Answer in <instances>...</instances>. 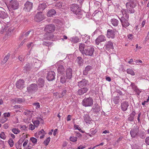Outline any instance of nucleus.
<instances>
[{"mask_svg": "<svg viewBox=\"0 0 149 149\" xmlns=\"http://www.w3.org/2000/svg\"><path fill=\"white\" fill-rule=\"evenodd\" d=\"M55 28V26L54 24H51L47 25L44 29V31L46 33L43 36V40H50L52 39L54 35L52 33L54 31Z\"/></svg>", "mask_w": 149, "mask_h": 149, "instance_id": "obj_1", "label": "nucleus"}, {"mask_svg": "<svg viewBox=\"0 0 149 149\" xmlns=\"http://www.w3.org/2000/svg\"><path fill=\"white\" fill-rule=\"evenodd\" d=\"M70 9L76 15L78 18L80 19L83 17V12L77 4H72L71 6Z\"/></svg>", "mask_w": 149, "mask_h": 149, "instance_id": "obj_2", "label": "nucleus"}, {"mask_svg": "<svg viewBox=\"0 0 149 149\" xmlns=\"http://www.w3.org/2000/svg\"><path fill=\"white\" fill-rule=\"evenodd\" d=\"M93 99L91 97H85L82 102V104L84 106L86 107H91L93 104Z\"/></svg>", "mask_w": 149, "mask_h": 149, "instance_id": "obj_3", "label": "nucleus"}, {"mask_svg": "<svg viewBox=\"0 0 149 149\" xmlns=\"http://www.w3.org/2000/svg\"><path fill=\"white\" fill-rule=\"evenodd\" d=\"M94 51V49L93 47L88 46L86 47L84 52L83 54H85L86 56H93Z\"/></svg>", "mask_w": 149, "mask_h": 149, "instance_id": "obj_4", "label": "nucleus"}, {"mask_svg": "<svg viewBox=\"0 0 149 149\" xmlns=\"http://www.w3.org/2000/svg\"><path fill=\"white\" fill-rule=\"evenodd\" d=\"M139 128L138 126L136 125L130 131V133L132 138L137 137L139 134Z\"/></svg>", "mask_w": 149, "mask_h": 149, "instance_id": "obj_5", "label": "nucleus"}, {"mask_svg": "<svg viewBox=\"0 0 149 149\" xmlns=\"http://www.w3.org/2000/svg\"><path fill=\"white\" fill-rule=\"evenodd\" d=\"M19 7V3L16 0H12L10 2L8 8L15 10L18 9Z\"/></svg>", "mask_w": 149, "mask_h": 149, "instance_id": "obj_6", "label": "nucleus"}, {"mask_svg": "<svg viewBox=\"0 0 149 149\" xmlns=\"http://www.w3.org/2000/svg\"><path fill=\"white\" fill-rule=\"evenodd\" d=\"M126 7L127 12L130 13H134L135 12V10L134 8V6L133 5L130 4L129 3H126Z\"/></svg>", "mask_w": 149, "mask_h": 149, "instance_id": "obj_7", "label": "nucleus"}, {"mask_svg": "<svg viewBox=\"0 0 149 149\" xmlns=\"http://www.w3.org/2000/svg\"><path fill=\"white\" fill-rule=\"evenodd\" d=\"M55 73L53 71H50L47 73L46 78L49 81H51L55 79Z\"/></svg>", "mask_w": 149, "mask_h": 149, "instance_id": "obj_8", "label": "nucleus"}, {"mask_svg": "<svg viewBox=\"0 0 149 149\" xmlns=\"http://www.w3.org/2000/svg\"><path fill=\"white\" fill-rule=\"evenodd\" d=\"M116 30L108 29L107 30V36L109 38L113 39L115 38Z\"/></svg>", "mask_w": 149, "mask_h": 149, "instance_id": "obj_9", "label": "nucleus"}, {"mask_svg": "<svg viewBox=\"0 0 149 149\" xmlns=\"http://www.w3.org/2000/svg\"><path fill=\"white\" fill-rule=\"evenodd\" d=\"M38 89L37 85L35 84H31L27 88L28 91L31 93L36 92L37 91Z\"/></svg>", "mask_w": 149, "mask_h": 149, "instance_id": "obj_10", "label": "nucleus"}, {"mask_svg": "<svg viewBox=\"0 0 149 149\" xmlns=\"http://www.w3.org/2000/svg\"><path fill=\"white\" fill-rule=\"evenodd\" d=\"M44 15L42 14V12H38L34 17V20L37 22H40L42 21L44 19Z\"/></svg>", "mask_w": 149, "mask_h": 149, "instance_id": "obj_11", "label": "nucleus"}, {"mask_svg": "<svg viewBox=\"0 0 149 149\" xmlns=\"http://www.w3.org/2000/svg\"><path fill=\"white\" fill-rule=\"evenodd\" d=\"M106 41L105 37L103 35H102L99 36L95 40V44L97 45H99L101 42H104Z\"/></svg>", "mask_w": 149, "mask_h": 149, "instance_id": "obj_12", "label": "nucleus"}, {"mask_svg": "<svg viewBox=\"0 0 149 149\" xmlns=\"http://www.w3.org/2000/svg\"><path fill=\"white\" fill-rule=\"evenodd\" d=\"M88 85H89L88 81L84 79L78 82L77 86L79 88H82L85 87Z\"/></svg>", "mask_w": 149, "mask_h": 149, "instance_id": "obj_13", "label": "nucleus"}, {"mask_svg": "<svg viewBox=\"0 0 149 149\" xmlns=\"http://www.w3.org/2000/svg\"><path fill=\"white\" fill-rule=\"evenodd\" d=\"M104 48L105 50L109 51L113 48V43L111 41L106 42L104 45Z\"/></svg>", "mask_w": 149, "mask_h": 149, "instance_id": "obj_14", "label": "nucleus"}, {"mask_svg": "<svg viewBox=\"0 0 149 149\" xmlns=\"http://www.w3.org/2000/svg\"><path fill=\"white\" fill-rule=\"evenodd\" d=\"M24 10L27 12H29L32 9L33 3L29 1H27L24 4Z\"/></svg>", "mask_w": 149, "mask_h": 149, "instance_id": "obj_15", "label": "nucleus"}, {"mask_svg": "<svg viewBox=\"0 0 149 149\" xmlns=\"http://www.w3.org/2000/svg\"><path fill=\"white\" fill-rule=\"evenodd\" d=\"M78 90L77 92V94L78 95H81L84 93H86L88 91V88L87 87H84Z\"/></svg>", "mask_w": 149, "mask_h": 149, "instance_id": "obj_16", "label": "nucleus"}, {"mask_svg": "<svg viewBox=\"0 0 149 149\" xmlns=\"http://www.w3.org/2000/svg\"><path fill=\"white\" fill-rule=\"evenodd\" d=\"M24 80L20 79L17 81L16 83V87L19 89H21L24 87Z\"/></svg>", "mask_w": 149, "mask_h": 149, "instance_id": "obj_17", "label": "nucleus"}, {"mask_svg": "<svg viewBox=\"0 0 149 149\" xmlns=\"http://www.w3.org/2000/svg\"><path fill=\"white\" fill-rule=\"evenodd\" d=\"M33 63H32L33 68L38 69L40 66V61L35 58H33Z\"/></svg>", "mask_w": 149, "mask_h": 149, "instance_id": "obj_18", "label": "nucleus"}, {"mask_svg": "<svg viewBox=\"0 0 149 149\" xmlns=\"http://www.w3.org/2000/svg\"><path fill=\"white\" fill-rule=\"evenodd\" d=\"M32 68V63H27L24 66L23 71L24 72H26L31 70Z\"/></svg>", "mask_w": 149, "mask_h": 149, "instance_id": "obj_19", "label": "nucleus"}, {"mask_svg": "<svg viewBox=\"0 0 149 149\" xmlns=\"http://www.w3.org/2000/svg\"><path fill=\"white\" fill-rule=\"evenodd\" d=\"M72 70L70 68H67L66 70V79H70L72 78Z\"/></svg>", "mask_w": 149, "mask_h": 149, "instance_id": "obj_20", "label": "nucleus"}, {"mask_svg": "<svg viewBox=\"0 0 149 149\" xmlns=\"http://www.w3.org/2000/svg\"><path fill=\"white\" fill-rule=\"evenodd\" d=\"M118 17L123 27L126 28L130 24L128 21L129 19H125L123 17H121L120 18L119 17Z\"/></svg>", "mask_w": 149, "mask_h": 149, "instance_id": "obj_21", "label": "nucleus"}, {"mask_svg": "<svg viewBox=\"0 0 149 149\" xmlns=\"http://www.w3.org/2000/svg\"><path fill=\"white\" fill-rule=\"evenodd\" d=\"M0 10V18L2 19L6 18H9L7 13L3 10V9L2 8H1Z\"/></svg>", "mask_w": 149, "mask_h": 149, "instance_id": "obj_22", "label": "nucleus"}, {"mask_svg": "<svg viewBox=\"0 0 149 149\" xmlns=\"http://www.w3.org/2000/svg\"><path fill=\"white\" fill-rule=\"evenodd\" d=\"M129 106V104L128 102L127 101L123 102L121 105V110L124 111H126Z\"/></svg>", "mask_w": 149, "mask_h": 149, "instance_id": "obj_23", "label": "nucleus"}, {"mask_svg": "<svg viewBox=\"0 0 149 149\" xmlns=\"http://www.w3.org/2000/svg\"><path fill=\"white\" fill-rule=\"evenodd\" d=\"M45 81L44 79L41 78H40L37 81L38 87L39 88H41L43 87L44 85Z\"/></svg>", "mask_w": 149, "mask_h": 149, "instance_id": "obj_24", "label": "nucleus"}, {"mask_svg": "<svg viewBox=\"0 0 149 149\" xmlns=\"http://www.w3.org/2000/svg\"><path fill=\"white\" fill-rule=\"evenodd\" d=\"M136 113L134 110L132 111V113L130 114L129 116L128 117V120L130 122L134 121V116L136 114Z\"/></svg>", "mask_w": 149, "mask_h": 149, "instance_id": "obj_25", "label": "nucleus"}, {"mask_svg": "<svg viewBox=\"0 0 149 149\" xmlns=\"http://www.w3.org/2000/svg\"><path fill=\"white\" fill-rule=\"evenodd\" d=\"M47 6L45 3L44 2L42 3L39 4L38 10L41 11H42L45 9L46 7Z\"/></svg>", "mask_w": 149, "mask_h": 149, "instance_id": "obj_26", "label": "nucleus"}, {"mask_svg": "<svg viewBox=\"0 0 149 149\" xmlns=\"http://www.w3.org/2000/svg\"><path fill=\"white\" fill-rule=\"evenodd\" d=\"M92 69V67L91 65H87L85 68L83 72V74L84 75H87L89 71Z\"/></svg>", "mask_w": 149, "mask_h": 149, "instance_id": "obj_27", "label": "nucleus"}, {"mask_svg": "<svg viewBox=\"0 0 149 149\" xmlns=\"http://www.w3.org/2000/svg\"><path fill=\"white\" fill-rule=\"evenodd\" d=\"M14 30V29L13 28H9L6 33V36L7 37V38L10 37L13 34Z\"/></svg>", "mask_w": 149, "mask_h": 149, "instance_id": "obj_28", "label": "nucleus"}, {"mask_svg": "<svg viewBox=\"0 0 149 149\" xmlns=\"http://www.w3.org/2000/svg\"><path fill=\"white\" fill-rule=\"evenodd\" d=\"M97 105V104H95L92 109L93 111L96 113L99 112L100 110V107L99 106H98Z\"/></svg>", "mask_w": 149, "mask_h": 149, "instance_id": "obj_29", "label": "nucleus"}, {"mask_svg": "<svg viewBox=\"0 0 149 149\" xmlns=\"http://www.w3.org/2000/svg\"><path fill=\"white\" fill-rule=\"evenodd\" d=\"M77 61L79 66H81L83 65L84 64V60L81 57H78Z\"/></svg>", "mask_w": 149, "mask_h": 149, "instance_id": "obj_30", "label": "nucleus"}, {"mask_svg": "<svg viewBox=\"0 0 149 149\" xmlns=\"http://www.w3.org/2000/svg\"><path fill=\"white\" fill-rule=\"evenodd\" d=\"M56 13V10L53 9H52L49 10L47 13V15L48 17L52 16L54 15Z\"/></svg>", "mask_w": 149, "mask_h": 149, "instance_id": "obj_31", "label": "nucleus"}, {"mask_svg": "<svg viewBox=\"0 0 149 149\" xmlns=\"http://www.w3.org/2000/svg\"><path fill=\"white\" fill-rule=\"evenodd\" d=\"M58 73H60L61 74H63L65 71L64 67L62 65H59L58 67Z\"/></svg>", "mask_w": 149, "mask_h": 149, "instance_id": "obj_32", "label": "nucleus"}, {"mask_svg": "<svg viewBox=\"0 0 149 149\" xmlns=\"http://www.w3.org/2000/svg\"><path fill=\"white\" fill-rule=\"evenodd\" d=\"M86 46H87V45H85L83 43H81L79 45V50L82 54H83V53L84 52V49H85Z\"/></svg>", "mask_w": 149, "mask_h": 149, "instance_id": "obj_33", "label": "nucleus"}, {"mask_svg": "<svg viewBox=\"0 0 149 149\" xmlns=\"http://www.w3.org/2000/svg\"><path fill=\"white\" fill-rule=\"evenodd\" d=\"M125 9H123L122 13L123 16L121 17H123L125 19H129V15L126 13Z\"/></svg>", "mask_w": 149, "mask_h": 149, "instance_id": "obj_34", "label": "nucleus"}, {"mask_svg": "<svg viewBox=\"0 0 149 149\" xmlns=\"http://www.w3.org/2000/svg\"><path fill=\"white\" fill-rule=\"evenodd\" d=\"M111 22L112 25L115 26H117L119 23V21L115 18H112L111 20Z\"/></svg>", "mask_w": 149, "mask_h": 149, "instance_id": "obj_35", "label": "nucleus"}, {"mask_svg": "<svg viewBox=\"0 0 149 149\" xmlns=\"http://www.w3.org/2000/svg\"><path fill=\"white\" fill-rule=\"evenodd\" d=\"M127 2L129 3L130 4L133 5L134 6H136L137 4L138 3V1L137 0H127Z\"/></svg>", "mask_w": 149, "mask_h": 149, "instance_id": "obj_36", "label": "nucleus"}, {"mask_svg": "<svg viewBox=\"0 0 149 149\" xmlns=\"http://www.w3.org/2000/svg\"><path fill=\"white\" fill-rule=\"evenodd\" d=\"M32 31V30L31 29L26 33H23L22 34V35L20 37V39H22V38L24 36L26 37L29 35L30 33Z\"/></svg>", "mask_w": 149, "mask_h": 149, "instance_id": "obj_37", "label": "nucleus"}, {"mask_svg": "<svg viewBox=\"0 0 149 149\" xmlns=\"http://www.w3.org/2000/svg\"><path fill=\"white\" fill-rule=\"evenodd\" d=\"M10 56V54L8 53V54L5 56L4 58V59L2 61V63L3 64H4L7 62L8 59L9 58Z\"/></svg>", "mask_w": 149, "mask_h": 149, "instance_id": "obj_38", "label": "nucleus"}, {"mask_svg": "<svg viewBox=\"0 0 149 149\" xmlns=\"http://www.w3.org/2000/svg\"><path fill=\"white\" fill-rule=\"evenodd\" d=\"M84 118L85 121L86 123H87V121H90L91 120V119L89 116V115L87 114L84 115Z\"/></svg>", "mask_w": 149, "mask_h": 149, "instance_id": "obj_39", "label": "nucleus"}, {"mask_svg": "<svg viewBox=\"0 0 149 149\" xmlns=\"http://www.w3.org/2000/svg\"><path fill=\"white\" fill-rule=\"evenodd\" d=\"M23 141H20V140L18 141V142L16 144V146L17 149H19L21 148L22 143Z\"/></svg>", "mask_w": 149, "mask_h": 149, "instance_id": "obj_40", "label": "nucleus"}, {"mask_svg": "<svg viewBox=\"0 0 149 149\" xmlns=\"http://www.w3.org/2000/svg\"><path fill=\"white\" fill-rule=\"evenodd\" d=\"M79 39L78 37H75L71 38V42L73 43H76L79 41Z\"/></svg>", "mask_w": 149, "mask_h": 149, "instance_id": "obj_41", "label": "nucleus"}, {"mask_svg": "<svg viewBox=\"0 0 149 149\" xmlns=\"http://www.w3.org/2000/svg\"><path fill=\"white\" fill-rule=\"evenodd\" d=\"M127 72L128 74H130L132 76L135 75L134 72L133 70L131 69H128L127 70Z\"/></svg>", "mask_w": 149, "mask_h": 149, "instance_id": "obj_42", "label": "nucleus"}, {"mask_svg": "<svg viewBox=\"0 0 149 149\" xmlns=\"http://www.w3.org/2000/svg\"><path fill=\"white\" fill-rule=\"evenodd\" d=\"M24 101V100L23 98H15V102L17 103H20Z\"/></svg>", "mask_w": 149, "mask_h": 149, "instance_id": "obj_43", "label": "nucleus"}, {"mask_svg": "<svg viewBox=\"0 0 149 149\" xmlns=\"http://www.w3.org/2000/svg\"><path fill=\"white\" fill-rule=\"evenodd\" d=\"M119 99L120 98L119 97L116 96L113 99V101L115 104H118L119 102Z\"/></svg>", "mask_w": 149, "mask_h": 149, "instance_id": "obj_44", "label": "nucleus"}, {"mask_svg": "<svg viewBox=\"0 0 149 149\" xmlns=\"http://www.w3.org/2000/svg\"><path fill=\"white\" fill-rule=\"evenodd\" d=\"M55 6L58 9H60L62 7V6L60 2H58L56 3Z\"/></svg>", "mask_w": 149, "mask_h": 149, "instance_id": "obj_45", "label": "nucleus"}, {"mask_svg": "<svg viewBox=\"0 0 149 149\" xmlns=\"http://www.w3.org/2000/svg\"><path fill=\"white\" fill-rule=\"evenodd\" d=\"M66 79H67L65 77L61 76L60 77V82L61 83L64 84L65 82Z\"/></svg>", "mask_w": 149, "mask_h": 149, "instance_id": "obj_46", "label": "nucleus"}, {"mask_svg": "<svg viewBox=\"0 0 149 149\" xmlns=\"http://www.w3.org/2000/svg\"><path fill=\"white\" fill-rule=\"evenodd\" d=\"M52 43V42L49 41H44L42 43V44L43 45H45L47 46H49Z\"/></svg>", "mask_w": 149, "mask_h": 149, "instance_id": "obj_47", "label": "nucleus"}, {"mask_svg": "<svg viewBox=\"0 0 149 149\" xmlns=\"http://www.w3.org/2000/svg\"><path fill=\"white\" fill-rule=\"evenodd\" d=\"M50 137H48L44 141V143L45 144L46 146L47 145L50 141Z\"/></svg>", "mask_w": 149, "mask_h": 149, "instance_id": "obj_48", "label": "nucleus"}, {"mask_svg": "<svg viewBox=\"0 0 149 149\" xmlns=\"http://www.w3.org/2000/svg\"><path fill=\"white\" fill-rule=\"evenodd\" d=\"M94 13L95 14V15L94 16L95 17L97 16L98 15H99L100 16L101 15V12L100 11H95L94 12Z\"/></svg>", "mask_w": 149, "mask_h": 149, "instance_id": "obj_49", "label": "nucleus"}, {"mask_svg": "<svg viewBox=\"0 0 149 149\" xmlns=\"http://www.w3.org/2000/svg\"><path fill=\"white\" fill-rule=\"evenodd\" d=\"M0 137L1 139H5L6 138V135H5V133L3 132H2L0 134Z\"/></svg>", "mask_w": 149, "mask_h": 149, "instance_id": "obj_50", "label": "nucleus"}, {"mask_svg": "<svg viewBox=\"0 0 149 149\" xmlns=\"http://www.w3.org/2000/svg\"><path fill=\"white\" fill-rule=\"evenodd\" d=\"M133 90L135 92V93H136L138 95H139L141 92V91L137 87L136 88H135Z\"/></svg>", "mask_w": 149, "mask_h": 149, "instance_id": "obj_51", "label": "nucleus"}, {"mask_svg": "<svg viewBox=\"0 0 149 149\" xmlns=\"http://www.w3.org/2000/svg\"><path fill=\"white\" fill-rule=\"evenodd\" d=\"M133 90L135 92V93H136L138 95H139L141 92V91L137 87L136 88H135Z\"/></svg>", "mask_w": 149, "mask_h": 149, "instance_id": "obj_52", "label": "nucleus"}, {"mask_svg": "<svg viewBox=\"0 0 149 149\" xmlns=\"http://www.w3.org/2000/svg\"><path fill=\"white\" fill-rule=\"evenodd\" d=\"M30 141L33 143L36 144L37 142V139L34 137H31L30 138Z\"/></svg>", "mask_w": 149, "mask_h": 149, "instance_id": "obj_53", "label": "nucleus"}, {"mask_svg": "<svg viewBox=\"0 0 149 149\" xmlns=\"http://www.w3.org/2000/svg\"><path fill=\"white\" fill-rule=\"evenodd\" d=\"M12 132L15 134H17L20 132V130L16 128H13L12 129Z\"/></svg>", "mask_w": 149, "mask_h": 149, "instance_id": "obj_54", "label": "nucleus"}, {"mask_svg": "<svg viewBox=\"0 0 149 149\" xmlns=\"http://www.w3.org/2000/svg\"><path fill=\"white\" fill-rule=\"evenodd\" d=\"M138 136H139L142 139H144L145 137L144 135V132H141L140 133H139V134Z\"/></svg>", "mask_w": 149, "mask_h": 149, "instance_id": "obj_55", "label": "nucleus"}, {"mask_svg": "<svg viewBox=\"0 0 149 149\" xmlns=\"http://www.w3.org/2000/svg\"><path fill=\"white\" fill-rule=\"evenodd\" d=\"M8 143L10 145V147H12L14 145L13 141V140L10 139L8 141Z\"/></svg>", "mask_w": 149, "mask_h": 149, "instance_id": "obj_56", "label": "nucleus"}, {"mask_svg": "<svg viewBox=\"0 0 149 149\" xmlns=\"http://www.w3.org/2000/svg\"><path fill=\"white\" fill-rule=\"evenodd\" d=\"M66 92V90H64L62 92L61 94L59 96V97L60 98L62 97L65 94Z\"/></svg>", "mask_w": 149, "mask_h": 149, "instance_id": "obj_57", "label": "nucleus"}, {"mask_svg": "<svg viewBox=\"0 0 149 149\" xmlns=\"http://www.w3.org/2000/svg\"><path fill=\"white\" fill-rule=\"evenodd\" d=\"M70 141L72 142H75L77 140V139L76 137H70Z\"/></svg>", "mask_w": 149, "mask_h": 149, "instance_id": "obj_58", "label": "nucleus"}, {"mask_svg": "<svg viewBox=\"0 0 149 149\" xmlns=\"http://www.w3.org/2000/svg\"><path fill=\"white\" fill-rule=\"evenodd\" d=\"M33 124L34 125V126L37 127L39 124V122L38 120H36L34 121Z\"/></svg>", "mask_w": 149, "mask_h": 149, "instance_id": "obj_59", "label": "nucleus"}, {"mask_svg": "<svg viewBox=\"0 0 149 149\" xmlns=\"http://www.w3.org/2000/svg\"><path fill=\"white\" fill-rule=\"evenodd\" d=\"M130 86L132 88L133 90L137 87V86L135 85V84L134 83H131Z\"/></svg>", "mask_w": 149, "mask_h": 149, "instance_id": "obj_60", "label": "nucleus"}, {"mask_svg": "<svg viewBox=\"0 0 149 149\" xmlns=\"http://www.w3.org/2000/svg\"><path fill=\"white\" fill-rule=\"evenodd\" d=\"M33 105H34L36 107V109H38V108H40V105L39 103L38 102L33 103Z\"/></svg>", "mask_w": 149, "mask_h": 149, "instance_id": "obj_61", "label": "nucleus"}, {"mask_svg": "<svg viewBox=\"0 0 149 149\" xmlns=\"http://www.w3.org/2000/svg\"><path fill=\"white\" fill-rule=\"evenodd\" d=\"M18 59L19 60L21 61H23L24 60V58H23V56L22 55H20L18 57Z\"/></svg>", "mask_w": 149, "mask_h": 149, "instance_id": "obj_62", "label": "nucleus"}, {"mask_svg": "<svg viewBox=\"0 0 149 149\" xmlns=\"http://www.w3.org/2000/svg\"><path fill=\"white\" fill-rule=\"evenodd\" d=\"M132 149H139L138 146L136 144L132 146Z\"/></svg>", "mask_w": 149, "mask_h": 149, "instance_id": "obj_63", "label": "nucleus"}, {"mask_svg": "<svg viewBox=\"0 0 149 149\" xmlns=\"http://www.w3.org/2000/svg\"><path fill=\"white\" fill-rule=\"evenodd\" d=\"M145 142L147 145H149V136H148L146 138Z\"/></svg>", "mask_w": 149, "mask_h": 149, "instance_id": "obj_64", "label": "nucleus"}]
</instances>
